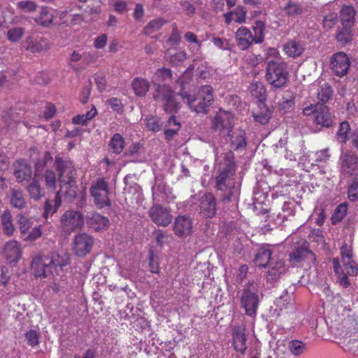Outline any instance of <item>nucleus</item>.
Here are the masks:
<instances>
[{
	"mask_svg": "<svg viewBox=\"0 0 358 358\" xmlns=\"http://www.w3.org/2000/svg\"><path fill=\"white\" fill-rule=\"evenodd\" d=\"M281 9L285 16L291 18H296L308 11L306 6L295 0H288Z\"/></svg>",
	"mask_w": 358,
	"mask_h": 358,
	"instance_id": "obj_22",
	"label": "nucleus"
},
{
	"mask_svg": "<svg viewBox=\"0 0 358 358\" xmlns=\"http://www.w3.org/2000/svg\"><path fill=\"white\" fill-rule=\"evenodd\" d=\"M52 163V157L49 152H45L42 157L35 162L34 176H40L49 165Z\"/></svg>",
	"mask_w": 358,
	"mask_h": 358,
	"instance_id": "obj_39",
	"label": "nucleus"
},
{
	"mask_svg": "<svg viewBox=\"0 0 358 358\" xmlns=\"http://www.w3.org/2000/svg\"><path fill=\"white\" fill-rule=\"evenodd\" d=\"M355 10L351 6H344L341 10L342 27L351 28L355 23Z\"/></svg>",
	"mask_w": 358,
	"mask_h": 358,
	"instance_id": "obj_30",
	"label": "nucleus"
},
{
	"mask_svg": "<svg viewBox=\"0 0 358 358\" xmlns=\"http://www.w3.org/2000/svg\"><path fill=\"white\" fill-rule=\"evenodd\" d=\"M73 243L76 246H92L94 244V239L91 235L83 232L75 236Z\"/></svg>",
	"mask_w": 358,
	"mask_h": 358,
	"instance_id": "obj_47",
	"label": "nucleus"
},
{
	"mask_svg": "<svg viewBox=\"0 0 358 358\" xmlns=\"http://www.w3.org/2000/svg\"><path fill=\"white\" fill-rule=\"evenodd\" d=\"M340 171L343 177L358 175V156L352 151L343 152L339 159Z\"/></svg>",
	"mask_w": 358,
	"mask_h": 358,
	"instance_id": "obj_11",
	"label": "nucleus"
},
{
	"mask_svg": "<svg viewBox=\"0 0 358 358\" xmlns=\"http://www.w3.org/2000/svg\"><path fill=\"white\" fill-rule=\"evenodd\" d=\"M341 249L343 268L338 257L332 259L333 267L339 284L343 287H348L351 285L348 276H356L358 274V266L353 259L352 248H341Z\"/></svg>",
	"mask_w": 358,
	"mask_h": 358,
	"instance_id": "obj_4",
	"label": "nucleus"
},
{
	"mask_svg": "<svg viewBox=\"0 0 358 358\" xmlns=\"http://www.w3.org/2000/svg\"><path fill=\"white\" fill-rule=\"evenodd\" d=\"M1 222L3 231L6 236H10L15 231L13 223V217L9 210H6L1 215Z\"/></svg>",
	"mask_w": 358,
	"mask_h": 358,
	"instance_id": "obj_32",
	"label": "nucleus"
},
{
	"mask_svg": "<svg viewBox=\"0 0 358 358\" xmlns=\"http://www.w3.org/2000/svg\"><path fill=\"white\" fill-rule=\"evenodd\" d=\"M255 35L253 36L254 43H262L264 41L265 23L262 20H257L252 27Z\"/></svg>",
	"mask_w": 358,
	"mask_h": 358,
	"instance_id": "obj_44",
	"label": "nucleus"
},
{
	"mask_svg": "<svg viewBox=\"0 0 358 358\" xmlns=\"http://www.w3.org/2000/svg\"><path fill=\"white\" fill-rule=\"evenodd\" d=\"M287 349L292 355L299 357L307 351V345L300 340H292L287 343Z\"/></svg>",
	"mask_w": 358,
	"mask_h": 358,
	"instance_id": "obj_38",
	"label": "nucleus"
},
{
	"mask_svg": "<svg viewBox=\"0 0 358 358\" xmlns=\"http://www.w3.org/2000/svg\"><path fill=\"white\" fill-rule=\"evenodd\" d=\"M350 131V126L347 121H343L340 123L338 131L336 133L337 140L339 143H346L350 140L349 133Z\"/></svg>",
	"mask_w": 358,
	"mask_h": 358,
	"instance_id": "obj_43",
	"label": "nucleus"
},
{
	"mask_svg": "<svg viewBox=\"0 0 358 358\" xmlns=\"http://www.w3.org/2000/svg\"><path fill=\"white\" fill-rule=\"evenodd\" d=\"M217 213L216 199L212 193L204 194L200 199L199 215L205 218H213Z\"/></svg>",
	"mask_w": 358,
	"mask_h": 358,
	"instance_id": "obj_16",
	"label": "nucleus"
},
{
	"mask_svg": "<svg viewBox=\"0 0 358 358\" xmlns=\"http://www.w3.org/2000/svg\"><path fill=\"white\" fill-rule=\"evenodd\" d=\"M85 219L83 213L76 210H66L60 217V227L66 234H71L84 226Z\"/></svg>",
	"mask_w": 358,
	"mask_h": 358,
	"instance_id": "obj_8",
	"label": "nucleus"
},
{
	"mask_svg": "<svg viewBox=\"0 0 358 358\" xmlns=\"http://www.w3.org/2000/svg\"><path fill=\"white\" fill-rule=\"evenodd\" d=\"M24 337L29 345L34 347L38 344L39 336L36 331L30 329L24 334Z\"/></svg>",
	"mask_w": 358,
	"mask_h": 358,
	"instance_id": "obj_57",
	"label": "nucleus"
},
{
	"mask_svg": "<svg viewBox=\"0 0 358 358\" xmlns=\"http://www.w3.org/2000/svg\"><path fill=\"white\" fill-rule=\"evenodd\" d=\"M14 166V176L18 182L29 181L31 178V168L24 160L17 161Z\"/></svg>",
	"mask_w": 358,
	"mask_h": 358,
	"instance_id": "obj_24",
	"label": "nucleus"
},
{
	"mask_svg": "<svg viewBox=\"0 0 358 358\" xmlns=\"http://www.w3.org/2000/svg\"><path fill=\"white\" fill-rule=\"evenodd\" d=\"M16 6L17 8L25 12H34L37 8L36 3L29 0L18 1L16 3Z\"/></svg>",
	"mask_w": 358,
	"mask_h": 358,
	"instance_id": "obj_56",
	"label": "nucleus"
},
{
	"mask_svg": "<svg viewBox=\"0 0 358 358\" xmlns=\"http://www.w3.org/2000/svg\"><path fill=\"white\" fill-rule=\"evenodd\" d=\"M173 230L179 237H187L193 231V220L187 215H178L174 220Z\"/></svg>",
	"mask_w": 358,
	"mask_h": 358,
	"instance_id": "obj_17",
	"label": "nucleus"
},
{
	"mask_svg": "<svg viewBox=\"0 0 358 358\" xmlns=\"http://www.w3.org/2000/svg\"><path fill=\"white\" fill-rule=\"evenodd\" d=\"M124 147V139L120 134H115L109 143L110 150L115 154H120Z\"/></svg>",
	"mask_w": 358,
	"mask_h": 358,
	"instance_id": "obj_42",
	"label": "nucleus"
},
{
	"mask_svg": "<svg viewBox=\"0 0 358 358\" xmlns=\"http://www.w3.org/2000/svg\"><path fill=\"white\" fill-rule=\"evenodd\" d=\"M294 97L289 95L287 98L283 97L282 99L278 102V107L280 110L286 112L294 106Z\"/></svg>",
	"mask_w": 358,
	"mask_h": 358,
	"instance_id": "obj_58",
	"label": "nucleus"
},
{
	"mask_svg": "<svg viewBox=\"0 0 358 358\" xmlns=\"http://www.w3.org/2000/svg\"><path fill=\"white\" fill-rule=\"evenodd\" d=\"M316 260L315 255L309 248H296L289 254L288 261L292 266H299L304 263H313Z\"/></svg>",
	"mask_w": 358,
	"mask_h": 358,
	"instance_id": "obj_15",
	"label": "nucleus"
},
{
	"mask_svg": "<svg viewBox=\"0 0 358 358\" xmlns=\"http://www.w3.org/2000/svg\"><path fill=\"white\" fill-rule=\"evenodd\" d=\"M313 120L317 125L325 128L331 127L334 122V117L329 112V108L327 106L320 103H316V111Z\"/></svg>",
	"mask_w": 358,
	"mask_h": 358,
	"instance_id": "obj_18",
	"label": "nucleus"
},
{
	"mask_svg": "<svg viewBox=\"0 0 358 358\" xmlns=\"http://www.w3.org/2000/svg\"><path fill=\"white\" fill-rule=\"evenodd\" d=\"M258 290L253 282L247 283L243 289L241 298V307L245 309V314L252 317L256 315L259 307V299Z\"/></svg>",
	"mask_w": 358,
	"mask_h": 358,
	"instance_id": "obj_7",
	"label": "nucleus"
},
{
	"mask_svg": "<svg viewBox=\"0 0 358 358\" xmlns=\"http://www.w3.org/2000/svg\"><path fill=\"white\" fill-rule=\"evenodd\" d=\"M272 252L266 248H260L255 255L254 263L256 266L266 267L269 264L270 261L273 259L271 257Z\"/></svg>",
	"mask_w": 358,
	"mask_h": 358,
	"instance_id": "obj_31",
	"label": "nucleus"
},
{
	"mask_svg": "<svg viewBox=\"0 0 358 358\" xmlns=\"http://www.w3.org/2000/svg\"><path fill=\"white\" fill-rule=\"evenodd\" d=\"M217 176L215 188L220 192L224 202H229L238 193L235 178L236 164L234 155L229 150L224 153L223 159L217 163Z\"/></svg>",
	"mask_w": 358,
	"mask_h": 358,
	"instance_id": "obj_2",
	"label": "nucleus"
},
{
	"mask_svg": "<svg viewBox=\"0 0 358 358\" xmlns=\"http://www.w3.org/2000/svg\"><path fill=\"white\" fill-rule=\"evenodd\" d=\"M149 268L150 271L153 273H159V257L153 250H150L149 252Z\"/></svg>",
	"mask_w": 358,
	"mask_h": 358,
	"instance_id": "obj_54",
	"label": "nucleus"
},
{
	"mask_svg": "<svg viewBox=\"0 0 358 358\" xmlns=\"http://www.w3.org/2000/svg\"><path fill=\"white\" fill-rule=\"evenodd\" d=\"M187 59V54L184 51H180L172 55L170 62L174 66H178Z\"/></svg>",
	"mask_w": 358,
	"mask_h": 358,
	"instance_id": "obj_63",
	"label": "nucleus"
},
{
	"mask_svg": "<svg viewBox=\"0 0 358 358\" xmlns=\"http://www.w3.org/2000/svg\"><path fill=\"white\" fill-rule=\"evenodd\" d=\"M252 96L262 102L266 99V90L264 85L259 81H253L250 85Z\"/></svg>",
	"mask_w": 358,
	"mask_h": 358,
	"instance_id": "obj_35",
	"label": "nucleus"
},
{
	"mask_svg": "<svg viewBox=\"0 0 358 358\" xmlns=\"http://www.w3.org/2000/svg\"><path fill=\"white\" fill-rule=\"evenodd\" d=\"M53 20V15L50 12L48 8L42 7L38 17L35 19L36 22L41 26H48Z\"/></svg>",
	"mask_w": 358,
	"mask_h": 358,
	"instance_id": "obj_46",
	"label": "nucleus"
},
{
	"mask_svg": "<svg viewBox=\"0 0 358 358\" xmlns=\"http://www.w3.org/2000/svg\"><path fill=\"white\" fill-rule=\"evenodd\" d=\"M232 340L234 350L244 355L247 350L245 328L240 326L234 327L232 329Z\"/></svg>",
	"mask_w": 358,
	"mask_h": 358,
	"instance_id": "obj_21",
	"label": "nucleus"
},
{
	"mask_svg": "<svg viewBox=\"0 0 358 358\" xmlns=\"http://www.w3.org/2000/svg\"><path fill=\"white\" fill-rule=\"evenodd\" d=\"M212 42L216 47L223 50H227L229 49V41L225 38L215 37L213 36Z\"/></svg>",
	"mask_w": 358,
	"mask_h": 358,
	"instance_id": "obj_64",
	"label": "nucleus"
},
{
	"mask_svg": "<svg viewBox=\"0 0 358 358\" xmlns=\"http://www.w3.org/2000/svg\"><path fill=\"white\" fill-rule=\"evenodd\" d=\"M337 15L334 13H329L324 16L323 19V27L327 29H330L334 27L337 22Z\"/></svg>",
	"mask_w": 358,
	"mask_h": 358,
	"instance_id": "obj_60",
	"label": "nucleus"
},
{
	"mask_svg": "<svg viewBox=\"0 0 358 358\" xmlns=\"http://www.w3.org/2000/svg\"><path fill=\"white\" fill-rule=\"evenodd\" d=\"M348 210V205L347 203H342L339 204L334 210L331 220L333 224L340 223L347 215Z\"/></svg>",
	"mask_w": 358,
	"mask_h": 358,
	"instance_id": "obj_40",
	"label": "nucleus"
},
{
	"mask_svg": "<svg viewBox=\"0 0 358 358\" xmlns=\"http://www.w3.org/2000/svg\"><path fill=\"white\" fill-rule=\"evenodd\" d=\"M235 39L241 50H247L254 42L253 35L245 27H239L235 33Z\"/></svg>",
	"mask_w": 358,
	"mask_h": 358,
	"instance_id": "obj_23",
	"label": "nucleus"
},
{
	"mask_svg": "<svg viewBox=\"0 0 358 358\" xmlns=\"http://www.w3.org/2000/svg\"><path fill=\"white\" fill-rule=\"evenodd\" d=\"M350 66V61L348 56L343 52L334 53L330 59L331 71L337 76H345Z\"/></svg>",
	"mask_w": 358,
	"mask_h": 358,
	"instance_id": "obj_14",
	"label": "nucleus"
},
{
	"mask_svg": "<svg viewBox=\"0 0 358 358\" xmlns=\"http://www.w3.org/2000/svg\"><path fill=\"white\" fill-rule=\"evenodd\" d=\"M17 217V222L20 225L19 228H20V232L22 234L25 236L27 234L28 230L32 226L33 222L30 219L27 218L22 214H19Z\"/></svg>",
	"mask_w": 358,
	"mask_h": 358,
	"instance_id": "obj_50",
	"label": "nucleus"
},
{
	"mask_svg": "<svg viewBox=\"0 0 358 358\" xmlns=\"http://www.w3.org/2000/svg\"><path fill=\"white\" fill-rule=\"evenodd\" d=\"M155 238L160 245L170 244L171 236L164 232L162 230H157L155 232Z\"/></svg>",
	"mask_w": 358,
	"mask_h": 358,
	"instance_id": "obj_59",
	"label": "nucleus"
},
{
	"mask_svg": "<svg viewBox=\"0 0 358 358\" xmlns=\"http://www.w3.org/2000/svg\"><path fill=\"white\" fill-rule=\"evenodd\" d=\"M271 111L266 109L264 111L260 112L253 115L255 120L261 124H266L271 117Z\"/></svg>",
	"mask_w": 358,
	"mask_h": 358,
	"instance_id": "obj_61",
	"label": "nucleus"
},
{
	"mask_svg": "<svg viewBox=\"0 0 358 358\" xmlns=\"http://www.w3.org/2000/svg\"><path fill=\"white\" fill-rule=\"evenodd\" d=\"M90 193L94 199V204L99 208L110 206L108 197L109 186L104 178H99L94 180L90 188Z\"/></svg>",
	"mask_w": 358,
	"mask_h": 358,
	"instance_id": "obj_9",
	"label": "nucleus"
},
{
	"mask_svg": "<svg viewBox=\"0 0 358 358\" xmlns=\"http://www.w3.org/2000/svg\"><path fill=\"white\" fill-rule=\"evenodd\" d=\"M347 194L350 201H356L358 200V178L356 176L348 186Z\"/></svg>",
	"mask_w": 358,
	"mask_h": 358,
	"instance_id": "obj_49",
	"label": "nucleus"
},
{
	"mask_svg": "<svg viewBox=\"0 0 358 358\" xmlns=\"http://www.w3.org/2000/svg\"><path fill=\"white\" fill-rule=\"evenodd\" d=\"M335 39L341 46L350 44L353 39L352 29L346 27H338L335 34Z\"/></svg>",
	"mask_w": 358,
	"mask_h": 358,
	"instance_id": "obj_29",
	"label": "nucleus"
},
{
	"mask_svg": "<svg viewBox=\"0 0 358 358\" xmlns=\"http://www.w3.org/2000/svg\"><path fill=\"white\" fill-rule=\"evenodd\" d=\"M283 50L289 57H296L303 52L304 45L301 41L290 40L285 43Z\"/></svg>",
	"mask_w": 358,
	"mask_h": 358,
	"instance_id": "obj_27",
	"label": "nucleus"
},
{
	"mask_svg": "<svg viewBox=\"0 0 358 358\" xmlns=\"http://www.w3.org/2000/svg\"><path fill=\"white\" fill-rule=\"evenodd\" d=\"M61 192H63L64 195L70 200L76 199L78 192V185H76V180L72 182H68L63 185H60Z\"/></svg>",
	"mask_w": 358,
	"mask_h": 358,
	"instance_id": "obj_45",
	"label": "nucleus"
},
{
	"mask_svg": "<svg viewBox=\"0 0 358 358\" xmlns=\"http://www.w3.org/2000/svg\"><path fill=\"white\" fill-rule=\"evenodd\" d=\"M229 145L235 151L245 150L248 145L246 134L244 130H231L229 134Z\"/></svg>",
	"mask_w": 358,
	"mask_h": 358,
	"instance_id": "obj_20",
	"label": "nucleus"
},
{
	"mask_svg": "<svg viewBox=\"0 0 358 358\" xmlns=\"http://www.w3.org/2000/svg\"><path fill=\"white\" fill-rule=\"evenodd\" d=\"M178 94L189 108L196 113H207L214 101L213 89L210 85H203L193 94L182 89Z\"/></svg>",
	"mask_w": 358,
	"mask_h": 358,
	"instance_id": "obj_3",
	"label": "nucleus"
},
{
	"mask_svg": "<svg viewBox=\"0 0 358 358\" xmlns=\"http://www.w3.org/2000/svg\"><path fill=\"white\" fill-rule=\"evenodd\" d=\"M24 29L22 27H15L9 29L7 31V38L11 42L18 41L24 35Z\"/></svg>",
	"mask_w": 358,
	"mask_h": 358,
	"instance_id": "obj_53",
	"label": "nucleus"
},
{
	"mask_svg": "<svg viewBox=\"0 0 358 358\" xmlns=\"http://www.w3.org/2000/svg\"><path fill=\"white\" fill-rule=\"evenodd\" d=\"M166 20L162 18H157L152 20L150 21L146 27L144 28V30L146 34H150L152 32L156 31L161 29V27L166 23Z\"/></svg>",
	"mask_w": 358,
	"mask_h": 358,
	"instance_id": "obj_51",
	"label": "nucleus"
},
{
	"mask_svg": "<svg viewBox=\"0 0 358 358\" xmlns=\"http://www.w3.org/2000/svg\"><path fill=\"white\" fill-rule=\"evenodd\" d=\"M36 178H41L45 183L47 188L55 190L56 188L57 178L55 173L50 169H45L43 172L41 173L40 176H35Z\"/></svg>",
	"mask_w": 358,
	"mask_h": 358,
	"instance_id": "obj_41",
	"label": "nucleus"
},
{
	"mask_svg": "<svg viewBox=\"0 0 358 358\" xmlns=\"http://www.w3.org/2000/svg\"><path fill=\"white\" fill-rule=\"evenodd\" d=\"M287 64L279 60H271L266 67L265 78L267 82L275 88H282L288 80Z\"/></svg>",
	"mask_w": 358,
	"mask_h": 358,
	"instance_id": "obj_5",
	"label": "nucleus"
},
{
	"mask_svg": "<svg viewBox=\"0 0 358 358\" xmlns=\"http://www.w3.org/2000/svg\"><path fill=\"white\" fill-rule=\"evenodd\" d=\"M58 173V180L60 185L72 182L76 180V170L71 160L57 157L54 163Z\"/></svg>",
	"mask_w": 358,
	"mask_h": 358,
	"instance_id": "obj_10",
	"label": "nucleus"
},
{
	"mask_svg": "<svg viewBox=\"0 0 358 358\" xmlns=\"http://www.w3.org/2000/svg\"><path fill=\"white\" fill-rule=\"evenodd\" d=\"M333 90L329 83H324L321 85L317 91V98L318 102L317 103L324 105L327 103L333 96Z\"/></svg>",
	"mask_w": 358,
	"mask_h": 358,
	"instance_id": "obj_33",
	"label": "nucleus"
},
{
	"mask_svg": "<svg viewBox=\"0 0 358 358\" xmlns=\"http://www.w3.org/2000/svg\"><path fill=\"white\" fill-rule=\"evenodd\" d=\"M10 203L13 208L22 209L26 206V201L23 192L15 188L10 189Z\"/></svg>",
	"mask_w": 358,
	"mask_h": 358,
	"instance_id": "obj_36",
	"label": "nucleus"
},
{
	"mask_svg": "<svg viewBox=\"0 0 358 358\" xmlns=\"http://www.w3.org/2000/svg\"><path fill=\"white\" fill-rule=\"evenodd\" d=\"M22 46L31 53H38L50 48L48 40L44 37L28 36L22 43Z\"/></svg>",
	"mask_w": 358,
	"mask_h": 358,
	"instance_id": "obj_19",
	"label": "nucleus"
},
{
	"mask_svg": "<svg viewBox=\"0 0 358 358\" xmlns=\"http://www.w3.org/2000/svg\"><path fill=\"white\" fill-rule=\"evenodd\" d=\"M232 15L234 16V20L238 23L243 24L246 20V10L243 6H238L234 10L231 11Z\"/></svg>",
	"mask_w": 358,
	"mask_h": 358,
	"instance_id": "obj_55",
	"label": "nucleus"
},
{
	"mask_svg": "<svg viewBox=\"0 0 358 358\" xmlns=\"http://www.w3.org/2000/svg\"><path fill=\"white\" fill-rule=\"evenodd\" d=\"M71 262L69 254L63 248L50 256L38 254L33 257L31 269L36 278L43 279L49 275H61Z\"/></svg>",
	"mask_w": 358,
	"mask_h": 358,
	"instance_id": "obj_1",
	"label": "nucleus"
},
{
	"mask_svg": "<svg viewBox=\"0 0 358 358\" xmlns=\"http://www.w3.org/2000/svg\"><path fill=\"white\" fill-rule=\"evenodd\" d=\"M151 220L158 226L166 227L173 220L171 210L160 204L153 205L148 210Z\"/></svg>",
	"mask_w": 358,
	"mask_h": 358,
	"instance_id": "obj_13",
	"label": "nucleus"
},
{
	"mask_svg": "<svg viewBox=\"0 0 358 358\" xmlns=\"http://www.w3.org/2000/svg\"><path fill=\"white\" fill-rule=\"evenodd\" d=\"M87 223L89 227L96 231H100L108 228L109 220L107 217L91 212L87 215Z\"/></svg>",
	"mask_w": 358,
	"mask_h": 358,
	"instance_id": "obj_25",
	"label": "nucleus"
},
{
	"mask_svg": "<svg viewBox=\"0 0 358 358\" xmlns=\"http://www.w3.org/2000/svg\"><path fill=\"white\" fill-rule=\"evenodd\" d=\"M172 78V73L171 69L167 68H162L158 69L152 77V81L155 83L161 82H166Z\"/></svg>",
	"mask_w": 358,
	"mask_h": 358,
	"instance_id": "obj_48",
	"label": "nucleus"
},
{
	"mask_svg": "<svg viewBox=\"0 0 358 358\" xmlns=\"http://www.w3.org/2000/svg\"><path fill=\"white\" fill-rule=\"evenodd\" d=\"M13 271L9 270L6 266H3L1 270L0 283L6 286L10 280Z\"/></svg>",
	"mask_w": 358,
	"mask_h": 358,
	"instance_id": "obj_62",
	"label": "nucleus"
},
{
	"mask_svg": "<svg viewBox=\"0 0 358 358\" xmlns=\"http://www.w3.org/2000/svg\"><path fill=\"white\" fill-rule=\"evenodd\" d=\"M233 117L230 113L221 111L213 119V127L216 131L229 129L231 127Z\"/></svg>",
	"mask_w": 358,
	"mask_h": 358,
	"instance_id": "obj_26",
	"label": "nucleus"
},
{
	"mask_svg": "<svg viewBox=\"0 0 358 358\" xmlns=\"http://www.w3.org/2000/svg\"><path fill=\"white\" fill-rule=\"evenodd\" d=\"M145 122L147 127L154 132L159 131L163 126L161 120L156 117H147Z\"/></svg>",
	"mask_w": 358,
	"mask_h": 358,
	"instance_id": "obj_52",
	"label": "nucleus"
},
{
	"mask_svg": "<svg viewBox=\"0 0 358 358\" xmlns=\"http://www.w3.org/2000/svg\"><path fill=\"white\" fill-rule=\"evenodd\" d=\"M155 90L153 99L162 104L167 113H177L179 110V103L176 100L173 90L169 85L154 84Z\"/></svg>",
	"mask_w": 358,
	"mask_h": 358,
	"instance_id": "obj_6",
	"label": "nucleus"
},
{
	"mask_svg": "<svg viewBox=\"0 0 358 358\" xmlns=\"http://www.w3.org/2000/svg\"><path fill=\"white\" fill-rule=\"evenodd\" d=\"M27 191L31 199L38 201L45 195L43 189L41 187V185L35 177L34 180L27 186Z\"/></svg>",
	"mask_w": 358,
	"mask_h": 358,
	"instance_id": "obj_34",
	"label": "nucleus"
},
{
	"mask_svg": "<svg viewBox=\"0 0 358 358\" xmlns=\"http://www.w3.org/2000/svg\"><path fill=\"white\" fill-rule=\"evenodd\" d=\"M134 93L138 96H144L149 90V82L141 78H136L131 83Z\"/></svg>",
	"mask_w": 358,
	"mask_h": 358,
	"instance_id": "obj_37",
	"label": "nucleus"
},
{
	"mask_svg": "<svg viewBox=\"0 0 358 358\" xmlns=\"http://www.w3.org/2000/svg\"><path fill=\"white\" fill-rule=\"evenodd\" d=\"M22 252L21 248H3V256L6 262L15 266L22 258Z\"/></svg>",
	"mask_w": 358,
	"mask_h": 358,
	"instance_id": "obj_28",
	"label": "nucleus"
},
{
	"mask_svg": "<svg viewBox=\"0 0 358 358\" xmlns=\"http://www.w3.org/2000/svg\"><path fill=\"white\" fill-rule=\"evenodd\" d=\"M266 273V282L271 284L276 282L287 271L285 262L279 257H273L267 265Z\"/></svg>",
	"mask_w": 358,
	"mask_h": 358,
	"instance_id": "obj_12",
	"label": "nucleus"
}]
</instances>
